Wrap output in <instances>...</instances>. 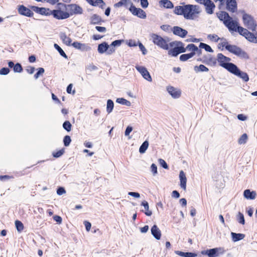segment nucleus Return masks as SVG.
I'll use <instances>...</instances> for the list:
<instances>
[{"instance_id":"obj_8","label":"nucleus","mask_w":257,"mask_h":257,"mask_svg":"<svg viewBox=\"0 0 257 257\" xmlns=\"http://www.w3.org/2000/svg\"><path fill=\"white\" fill-rule=\"evenodd\" d=\"M151 38L155 45H157L164 50L169 49V44H168V42L161 36L156 34H152Z\"/></svg>"},{"instance_id":"obj_5","label":"nucleus","mask_w":257,"mask_h":257,"mask_svg":"<svg viewBox=\"0 0 257 257\" xmlns=\"http://www.w3.org/2000/svg\"><path fill=\"white\" fill-rule=\"evenodd\" d=\"M238 33L250 42L257 43V33L253 34L243 27L238 28Z\"/></svg>"},{"instance_id":"obj_62","label":"nucleus","mask_w":257,"mask_h":257,"mask_svg":"<svg viewBox=\"0 0 257 257\" xmlns=\"http://www.w3.org/2000/svg\"><path fill=\"white\" fill-rule=\"evenodd\" d=\"M141 5L143 8H146L148 7L149 3L148 0H140Z\"/></svg>"},{"instance_id":"obj_4","label":"nucleus","mask_w":257,"mask_h":257,"mask_svg":"<svg viewBox=\"0 0 257 257\" xmlns=\"http://www.w3.org/2000/svg\"><path fill=\"white\" fill-rule=\"evenodd\" d=\"M242 20L244 25L246 27L252 31L255 30L257 25L251 15L244 14L242 16Z\"/></svg>"},{"instance_id":"obj_55","label":"nucleus","mask_w":257,"mask_h":257,"mask_svg":"<svg viewBox=\"0 0 257 257\" xmlns=\"http://www.w3.org/2000/svg\"><path fill=\"white\" fill-rule=\"evenodd\" d=\"M140 42V41H136L135 40H130L127 43V45L129 47H135L138 46L139 43Z\"/></svg>"},{"instance_id":"obj_22","label":"nucleus","mask_w":257,"mask_h":257,"mask_svg":"<svg viewBox=\"0 0 257 257\" xmlns=\"http://www.w3.org/2000/svg\"><path fill=\"white\" fill-rule=\"evenodd\" d=\"M133 4L131 0H121L119 2L115 4L114 7L115 8H120L124 6L126 8L128 7H132Z\"/></svg>"},{"instance_id":"obj_16","label":"nucleus","mask_w":257,"mask_h":257,"mask_svg":"<svg viewBox=\"0 0 257 257\" xmlns=\"http://www.w3.org/2000/svg\"><path fill=\"white\" fill-rule=\"evenodd\" d=\"M169 45L171 47H174L178 53H184L186 51V49H185L184 44L183 43L180 41H175L171 42L169 44Z\"/></svg>"},{"instance_id":"obj_28","label":"nucleus","mask_w":257,"mask_h":257,"mask_svg":"<svg viewBox=\"0 0 257 257\" xmlns=\"http://www.w3.org/2000/svg\"><path fill=\"white\" fill-rule=\"evenodd\" d=\"M88 4L94 7H99L101 9H103L105 5L103 0H90Z\"/></svg>"},{"instance_id":"obj_27","label":"nucleus","mask_w":257,"mask_h":257,"mask_svg":"<svg viewBox=\"0 0 257 257\" xmlns=\"http://www.w3.org/2000/svg\"><path fill=\"white\" fill-rule=\"evenodd\" d=\"M123 40H115L111 43V44L109 45L110 49H109L108 53L109 54H113L115 51V47L119 46Z\"/></svg>"},{"instance_id":"obj_58","label":"nucleus","mask_w":257,"mask_h":257,"mask_svg":"<svg viewBox=\"0 0 257 257\" xmlns=\"http://www.w3.org/2000/svg\"><path fill=\"white\" fill-rule=\"evenodd\" d=\"M138 46L141 51L142 52L143 54L146 55L147 53V51L145 46L142 44V43L141 42L139 43Z\"/></svg>"},{"instance_id":"obj_6","label":"nucleus","mask_w":257,"mask_h":257,"mask_svg":"<svg viewBox=\"0 0 257 257\" xmlns=\"http://www.w3.org/2000/svg\"><path fill=\"white\" fill-rule=\"evenodd\" d=\"M224 252V249L221 247L204 250L201 251L202 254L206 255L208 257H217Z\"/></svg>"},{"instance_id":"obj_44","label":"nucleus","mask_w":257,"mask_h":257,"mask_svg":"<svg viewBox=\"0 0 257 257\" xmlns=\"http://www.w3.org/2000/svg\"><path fill=\"white\" fill-rule=\"evenodd\" d=\"M193 57V53H190L188 54H182L180 56V60L181 61H186L187 60L192 58Z\"/></svg>"},{"instance_id":"obj_51","label":"nucleus","mask_w":257,"mask_h":257,"mask_svg":"<svg viewBox=\"0 0 257 257\" xmlns=\"http://www.w3.org/2000/svg\"><path fill=\"white\" fill-rule=\"evenodd\" d=\"M72 125L69 121H65L63 124V128L67 132H70L71 130Z\"/></svg>"},{"instance_id":"obj_56","label":"nucleus","mask_w":257,"mask_h":257,"mask_svg":"<svg viewBox=\"0 0 257 257\" xmlns=\"http://www.w3.org/2000/svg\"><path fill=\"white\" fill-rule=\"evenodd\" d=\"M64 149H61V150L57 151V152H54L53 153V156L54 157L59 158L61 156H62L64 154Z\"/></svg>"},{"instance_id":"obj_23","label":"nucleus","mask_w":257,"mask_h":257,"mask_svg":"<svg viewBox=\"0 0 257 257\" xmlns=\"http://www.w3.org/2000/svg\"><path fill=\"white\" fill-rule=\"evenodd\" d=\"M204 6L205 7L206 12L208 14L210 15L213 13L215 6L211 0L208 1Z\"/></svg>"},{"instance_id":"obj_36","label":"nucleus","mask_w":257,"mask_h":257,"mask_svg":"<svg viewBox=\"0 0 257 257\" xmlns=\"http://www.w3.org/2000/svg\"><path fill=\"white\" fill-rule=\"evenodd\" d=\"M185 49H186V51H190V53H193V56L195 55V51L198 50V47L193 44L188 45Z\"/></svg>"},{"instance_id":"obj_19","label":"nucleus","mask_w":257,"mask_h":257,"mask_svg":"<svg viewBox=\"0 0 257 257\" xmlns=\"http://www.w3.org/2000/svg\"><path fill=\"white\" fill-rule=\"evenodd\" d=\"M173 32L175 35L178 36L181 38H184L188 33L186 30L178 26H175L173 27Z\"/></svg>"},{"instance_id":"obj_42","label":"nucleus","mask_w":257,"mask_h":257,"mask_svg":"<svg viewBox=\"0 0 257 257\" xmlns=\"http://www.w3.org/2000/svg\"><path fill=\"white\" fill-rule=\"evenodd\" d=\"M114 107L113 102L111 99H108L107 101L106 111L110 113L113 110Z\"/></svg>"},{"instance_id":"obj_13","label":"nucleus","mask_w":257,"mask_h":257,"mask_svg":"<svg viewBox=\"0 0 257 257\" xmlns=\"http://www.w3.org/2000/svg\"><path fill=\"white\" fill-rule=\"evenodd\" d=\"M228 29L229 31H237L238 32V24L237 21L233 20L231 17H230L228 21L224 24Z\"/></svg>"},{"instance_id":"obj_48","label":"nucleus","mask_w":257,"mask_h":257,"mask_svg":"<svg viewBox=\"0 0 257 257\" xmlns=\"http://www.w3.org/2000/svg\"><path fill=\"white\" fill-rule=\"evenodd\" d=\"M219 40H220V42L219 43V48H220L221 47H224L225 48V49H226L227 46L230 45L229 44H228L227 40L224 38H220Z\"/></svg>"},{"instance_id":"obj_20","label":"nucleus","mask_w":257,"mask_h":257,"mask_svg":"<svg viewBox=\"0 0 257 257\" xmlns=\"http://www.w3.org/2000/svg\"><path fill=\"white\" fill-rule=\"evenodd\" d=\"M180 186L184 190H186L187 178L183 171L181 170L179 173Z\"/></svg>"},{"instance_id":"obj_9","label":"nucleus","mask_w":257,"mask_h":257,"mask_svg":"<svg viewBox=\"0 0 257 257\" xmlns=\"http://www.w3.org/2000/svg\"><path fill=\"white\" fill-rule=\"evenodd\" d=\"M232 67L229 71L230 73L241 78L245 82L248 81L249 77L246 73L240 71L235 65Z\"/></svg>"},{"instance_id":"obj_3","label":"nucleus","mask_w":257,"mask_h":257,"mask_svg":"<svg viewBox=\"0 0 257 257\" xmlns=\"http://www.w3.org/2000/svg\"><path fill=\"white\" fill-rule=\"evenodd\" d=\"M217 60L218 63H219L220 65L225 68L229 72L230 70V68H232V66L235 65V64L232 63H229L231 60L230 58L224 56L221 53L218 54L217 56Z\"/></svg>"},{"instance_id":"obj_29","label":"nucleus","mask_w":257,"mask_h":257,"mask_svg":"<svg viewBox=\"0 0 257 257\" xmlns=\"http://www.w3.org/2000/svg\"><path fill=\"white\" fill-rule=\"evenodd\" d=\"M159 4L161 7L166 9H172L173 8V3L169 0H161L159 1Z\"/></svg>"},{"instance_id":"obj_59","label":"nucleus","mask_w":257,"mask_h":257,"mask_svg":"<svg viewBox=\"0 0 257 257\" xmlns=\"http://www.w3.org/2000/svg\"><path fill=\"white\" fill-rule=\"evenodd\" d=\"M10 72V70L8 68H3L0 70V75H7Z\"/></svg>"},{"instance_id":"obj_12","label":"nucleus","mask_w":257,"mask_h":257,"mask_svg":"<svg viewBox=\"0 0 257 257\" xmlns=\"http://www.w3.org/2000/svg\"><path fill=\"white\" fill-rule=\"evenodd\" d=\"M68 7L69 8V14L70 16L76 15H81L83 13V9L79 5L73 4L66 5V7Z\"/></svg>"},{"instance_id":"obj_57","label":"nucleus","mask_w":257,"mask_h":257,"mask_svg":"<svg viewBox=\"0 0 257 257\" xmlns=\"http://www.w3.org/2000/svg\"><path fill=\"white\" fill-rule=\"evenodd\" d=\"M151 172L153 173V174L154 176H155L157 174L158 171H157V167L155 164H152L151 166Z\"/></svg>"},{"instance_id":"obj_35","label":"nucleus","mask_w":257,"mask_h":257,"mask_svg":"<svg viewBox=\"0 0 257 257\" xmlns=\"http://www.w3.org/2000/svg\"><path fill=\"white\" fill-rule=\"evenodd\" d=\"M141 205L144 206L146 210L145 212V214L148 216H151L152 214V212L151 210H149V206L148 203L146 201H144L142 202Z\"/></svg>"},{"instance_id":"obj_41","label":"nucleus","mask_w":257,"mask_h":257,"mask_svg":"<svg viewBox=\"0 0 257 257\" xmlns=\"http://www.w3.org/2000/svg\"><path fill=\"white\" fill-rule=\"evenodd\" d=\"M149 142L147 141H145L141 146L139 149V152L141 154L145 153L149 147Z\"/></svg>"},{"instance_id":"obj_37","label":"nucleus","mask_w":257,"mask_h":257,"mask_svg":"<svg viewBox=\"0 0 257 257\" xmlns=\"http://www.w3.org/2000/svg\"><path fill=\"white\" fill-rule=\"evenodd\" d=\"M101 18L96 14L93 15L90 18V22L91 24H99L101 22Z\"/></svg>"},{"instance_id":"obj_17","label":"nucleus","mask_w":257,"mask_h":257,"mask_svg":"<svg viewBox=\"0 0 257 257\" xmlns=\"http://www.w3.org/2000/svg\"><path fill=\"white\" fill-rule=\"evenodd\" d=\"M18 12L20 14L28 17H32L34 14L32 11L23 5L19 7Z\"/></svg>"},{"instance_id":"obj_54","label":"nucleus","mask_w":257,"mask_h":257,"mask_svg":"<svg viewBox=\"0 0 257 257\" xmlns=\"http://www.w3.org/2000/svg\"><path fill=\"white\" fill-rule=\"evenodd\" d=\"M71 142V139L70 136H66L63 140V142L65 146L67 147L69 146L70 143Z\"/></svg>"},{"instance_id":"obj_60","label":"nucleus","mask_w":257,"mask_h":257,"mask_svg":"<svg viewBox=\"0 0 257 257\" xmlns=\"http://www.w3.org/2000/svg\"><path fill=\"white\" fill-rule=\"evenodd\" d=\"M159 162L160 165L162 166L164 168H165V169L168 168V165L167 164L166 162L163 159H159Z\"/></svg>"},{"instance_id":"obj_26","label":"nucleus","mask_w":257,"mask_h":257,"mask_svg":"<svg viewBox=\"0 0 257 257\" xmlns=\"http://www.w3.org/2000/svg\"><path fill=\"white\" fill-rule=\"evenodd\" d=\"M151 233L154 237L157 240L161 238V232L156 225H154L151 228Z\"/></svg>"},{"instance_id":"obj_10","label":"nucleus","mask_w":257,"mask_h":257,"mask_svg":"<svg viewBox=\"0 0 257 257\" xmlns=\"http://www.w3.org/2000/svg\"><path fill=\"white\" fill-rule=\"evenodd\" d=\"M166 90L174 99H178L181 96V90L178 88L169 85L166 87Z\"/></svg>"},{"instance_id":"obj_18","label":"nucleus","mask_w":257,"mask_h":257,"mask_svg":"<svg viewBox=\"0 0 257 257\" xmlns=\"http://www.w3.org/2000/svg\"><path fill=\"white\" fill-rule=\"evenodd\" d=\"M109 49V45L106 42H103L98 45L97 51L101 54L106 53L107 55H111V54L108 53Z\"/></svg>"},{"instance_id":"obj_45","label":"nucleus","mask_w":257,"mask_h":257,"mask_svg":"<svg viewBox=\"0 0 257 257\" xmlns=\"http://www.w3.org/2000/svg\"><path fill=\"white\" fill-rule=\"evenodd\" d=\"M248 140V136L246 134H243L241 136L238 140V143L240 145L244 144Z\"/></svg>"},{"instance_id":"obj_24","label":"nucleus","mask_w":257,"mask_h":257,"mask_svg":"<svg viewBox=\"0 0 257 257\" xmlns=\"http://www.w3.org/2000/svg\"><path fill=\"white\" fill-rule=\"evenodd\" d=\"M256 195L255 191H251L249 189H246L243 192V197L246 199L253 200L255 198Z\"/></svg>"},{"instance_id":"obj_1","label":"nucleus","mask_w":257,"mask_h":257,"mask_svg":"<svg viewBox=\"0 0 257 257\" xmlns=\"http://www.w3.org/2000/svg\"><path fill=\"white\" fill-rule=\"evenodd\" d=\"M184 17L186 19L193 20L200 12L199 7L196 5H185Z\"/></svg>"},{"instance_id":"obj_46","label":"nucleus","mask_w":257,"mask_h":257,"mask_svg":"<svg viewBox=\"0 0 257 257\" xmlns=\"http://www.w3.org/2000/svg\"><path fill=\"white\" fill-rule=\"evenodd\" d=\"M199 47L202 49H204L206 51L209 52H213V51L212 49V48L210 47V46L203 43H200L199 45Z\"/></svg>"},{"instance_id":"obj_38","label":"nucleus","mask_w":257,"mask_h":257,"mask_svg":"<svg viewBox=\"0 0 257 257\" xmlns=\"http://www.w3.org/2000/svg\"><path fill=\"white\" fill-rule=\"evenodd\" d=\"M116 102L118 103L124 105L126 106H130L131 105V102L123 98H117Z\"/></svg>"},{"instance_id":"obj_49","label":"nucleus","mask_w":257,"mask_h":257,"mask_svg":"<svg viewBox=\"0 0 257 257\" xmlns=\"http://www.w3.org/2000/svg\"><path fill=\"white\" fill-rule=\"evenodd\" d=\"M15 225L18 232H21L24 229V225L20 221L16 220Z\"/></svg>"},{"instance_id":"obj_25","label":"nucleus","mask_w":257,"mask_h":257,"mask_svg":"<svg viewBox=\"0 0 257 257\" xmlns=\"http://www.w3.org/2000/svg\"><path fill=\"white\" fill-rule=\"evenodd\" d=\"M226 5L228 11L234 12L236 10L237 4L235 0H227Z\"/></svg>"},{"instance_id":"obj_40","label":"nucleus","mask_w":257,"mask_h":257,"mask_svg":"<svg viewBox=\"0 0 257 257\" xmlns=\"http://www.w3.org/2000/svg\"><path fill=\"white\" fill-rule=\"evenodd\" d=\"M236 220L237 222L242 224L244 225L245 223V220H244V217L243 214L241 213L240 212H239L236 216Z\"/></svg>"},{"instance_id":"obj_33","label":"nucleus","mask_w":257,"mask_h":257,"mask_svg":"<svg viewBox=\"0 0 257 257\" xmlns=\"http://www.w3.org/2000/svg\"><path fill=\"white\" fill-rule=\"evenodd\" d=\"M175 253L182 257H195L197 256V254L192 252H184L181 251L177 250L175 251Z\"/></svg>"},{"instance_id":"obj_52","label":"nucleus","mask_w":257,"mask_h":257,"mask_svg":"<svg viewBox=\"0 0 257 257\" xmlns=\"http://www.w3.org/2000/svg\"><path fill=\"white\" fill-rule=\"evenodd\" d=\"M168 54L169 55L173 57H176L179 54L178 52L174 47L173 49H170L168 51Z\"/></svg>"},{"instance_id":"obj_14","label":"nucleus","mask_w":257,"mask_h":257,"mask_svg":"<svg viewBox=\"0 0 257 257\" xmlns=\"http://www.w3.org/2000/svg\"><path fill=\"white\" fill-rule=\"evenodd\" d=\"M129 11L133 15L136 16L140 18L145 19L146 18V13L142 9L136 8L134 4L129 8Z\"/></svg>"},{"instance_id":"obj_50","label":"nucleus","mask_w":257,"mask_h":257,"mask_svg":"<svg viewBox=\"0 0 257 257\" xmlns=\"http://www.w3.org/2000/svg\"><path fill=\"white\" fill-rule=\"evenodd\" d=\"M207 38L210 41H213L215 42H217L220 39V38H219L217 35H215V34H213V35L209 34L208 35Z\"/></svg>"},{"instance_id":"obj_2","label":"nucleus","mask_w":257,"mask_h":257,"mask_svg":"<svg viewBox=\"0 0 257 257\" xmlns=\"http://www.w3.org/2000/svg\"><path fill=\"white\" fill-rule=\"evenodd\" d=\"M226 50L240 58L244 59L248 58L247 53L235 45H230L229 46H227Z\"/></svg>"},{"instance_id":"obj_15","label":"nucleus","mask_w":257,"mask_h":257,"mask_svg":"<svg viewBox=\"0 0 257 257\" xmlns=\"http://www.w3.org/2000/svg\"><path fill=\"white\" fill-rule=\"evenodd\" d=\"M72 46L76 49L81 51H89L91 48L87 44L81 43L78 42H74L72 44Z\"/></svg>"},{"instance_id":"obj_21","label":"nucleus","mask_w":257,"mask_h":257,"mask_svg":"<svg viewBox=\"0 0 257 257\" xmlns=\"http://www.w3.org/2000/svg\"><path fill=\"white\" fill-rule=\"evenodd\" d=\"M32 9L37 13L43 15L50 16V10L49 9L45 8H39L38 7H33Z\"/></svg>"},{"instance_id":"obj_47","label":"nucleus","mask_w":257,"mask_h":257,"mask_svg":"<svg viewBox=\"0 0 257 257\" xmlns=\"http://www.w3.org/2000/svg\"><path fill=\"white\" fill-rule=\"evenodd\" d=\"M54 48L59 52L60 54L63 57L67 58V56L64 52V51L61 49V48L57 44H55L54 45Z\"/></svg>"},{"instance_id":"obj_39","label":"nucleus","mask_w":257,"mask_h":257,"mask_svg":"<svg viewBox=\"0 0 257 257\" xmlns=\"http://www.w3.org/2000/svg\"><path fill=\"white\" fill-rule=\"evenodd\" d=\"M194 71L196 72H207L209 69L204 65L201 64L199 66H196L194 67Z\"/></svg>"},{"instance_id":"obj_63","label":"nucleus","mask_w":257,"mask_h":257,"mask_svg":"<svg viewBox=\"0 0 257 257\" xmlns=\"http://www.w3.org/2000/svg\"><path fill=\"white\" fill-rule=\"evenodd\" d=\"M132 131H133V127L131 126H128L125 131V133H124L125 136H129L130 133L132 132Z\"/></svg>"},{"instance_id":"obj_11","label":"nucleus","mask_w":257,"mask_h":257,"mask_svg":"<svg viewBox=\"0 0 257 257\" xmlns=\"http://www.w3.org/2000/svg\"><path fill=\"white\" fill-rule=\"evenodd\" d=\"M135 68L137 70V71L140 72V73L142 75V76L145 79H146L149 82L152 81V77L146 68H145L144 66H141L139 65H136L135 66Z\"/></svg>"},{"instance_id":"obj_53","label":"nucleus","mask_w":257,"mask_h":257,"mask_svg":"<svg viewBox=\"0 0 257 257\" xmlns=\"http://www.w3.org/2000/svg\"><path fill=\"white\" fill-rule=\"evenodd\" d=\"M13 68L15 72L20 73L23 70L22 67L20 63H17L15 64Z\"/></svg>"},{"instance_id":"obj_30","label":"nucleus","mask_w":257,"mask_h":257,"mask_svg":"<svg viewBox=\"0 0 257 257\" xmlns=\"http://www.w3.org/2000/svg\"><path fill=\"white\" fill-rule=\"evenodd\" d=\"M231 236L233 241L236 242L243 239L245 235L242 233H236L234 232L231 233Z\"/></svg>"},{"instance_id":"obj_43","label":"nucleus","mask_w":257,"mask_h":257,"mask_svg":"<svg viewBox=\"0 0 257 257\" xmlns=\"http://www.w3.org/2000/svg\"><path fill=\"white\" fill-rule=\"evenodd\" d=\"M184 8H185V6H179L176 7L174 9L175 14H176L177 15H183L184 16Z\"/></svg>"},{"instance_id":"obj_64","label":"nucleus","mask_w":257,"mask_h":257,"mask_svg":"<svg viewBox=\"0 0 257 257\" xmlns=\"http://www.w3.org/2000/svg\"><path fill=\"white\" fill-rule=\"evenodd\" d=\"M66 193V191L64 188L63 187H59L57 191V193L59 195H61L63 194H65Z\"/></svg>"},{"instance_id":"obj_61","label":"nucleus","mask_w":257,"mask_h":257,"mask_svg":"<svg viewBox=\"0 0 257 257\" xmlns=\"http://www.w3.org/2000/svg\"><path fill=\"white\" fill-rule=\"evenodd\" d=\"M86 68L87 70L89 72H91L97 69V67L93 64H90L88 65Z\"/></svg>"},{"instance_id":"obj_32","label":"nucleus","mask_w":257,"mask_h":257,"mask_svg":"<svg viewBox=\"0 0 257 257\" xmlns=\"http://www.w3.org/2000/svg\"><path fill=\"white\" fill-rule=\"evenodd\" d=\"M218 18L221 20L223 21L225 24L228 20L230 18L228 14L225 12H221L218 14Z\"/></svg>"},{"instance_id":"obj_7","label":"nucleus","mask_w":257,"mask_h":257,"mask_svg":"<svg viewBox=\"0 0 257 257\" xmlns=\"http://www.w3.org/2000/svg\"><path fill=\"white\" fill-rule=\"evenodd\" d=\"M50 15H52L54 18L57 20L66 19L70 16L69 12L61 10L59 7L53 10H50Z\"/></svg>"},{"instance_id":"obj_31","label":"nucleus","mask_w":257,"mask_h":257,"mask_svg":"<svg viewBox=\"0 0 257 257\" xmlns=\"http://www.w3.org/2000/svg\"><path fill=\"white\" fill-rule=\"evenodd\" d=\"M60 38L63 41V43L67 46H72V40L71 38L68 37L66 34L61 33L60 35Z\"/></svg>"},{"instance_id":"obj_34","label":"nucleus","mask_w":257,"mask_h":257,"mask_svg":"<svg viewBox=\"0 0 257 257\" xmlns=\"http://www.w3.org/2000/svg\"><path fill=\"white\" fill-rule=\"evenodd\" d=\"M59 0H42L41 2H47L51 5H54L57 4L58 6H62L66 8V5L62 3H59Z\"/></svg>"}]
</instances>
